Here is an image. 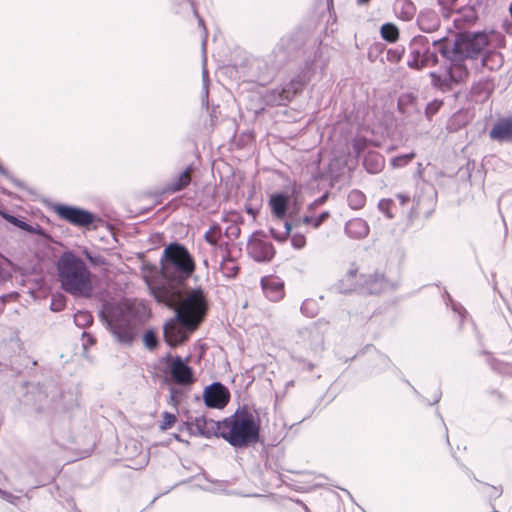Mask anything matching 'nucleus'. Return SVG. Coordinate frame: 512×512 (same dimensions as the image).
<instances>
[{"label":"nucleus","instance_id":"obj_12","mask_svg":"<svg viewBox=\"0 0 512 512\" xmlns=\"http://www.w3.org/2000/svg\"><path fill=\"white\" fill-rule=\"evenodd\" d=\"M425 36L417 35L413 37L409 43V55L407 65L415 70L423 69V54L425 53L424 47Z\"/></svg>","mask_w":512,"mask_h":512},{"label":"nucleus","instance_id":"obj_11","mask_svg":"<svg viewBox=\"0 0 512 512\" xmlns=\"http://www.w3.org/2000/svg\"><path fill=\"white\" fill-rule=\"evenodd\" d=\"M194 171L195 166L193 164H189L183 171L178 173L165 184L162 192L164 194H174L183 191L190 185Z\"/></svg>","mask_w":512,"mask_h":512},{"label":"nucleus","instance_id":"obj_15","mask_svg":"<svg viewBox=\"0 0 512 512\" xmlns=\"http://www.w3.org/2000/svg\"><path fill=\"white\" fill-rule=\"evenodd\" d=\"M442 56L450 62V65L447 69L450 73V78H452L454 85L456 86L464 82L469 74L468 69L464 64L465 59L462 57L457 59L456 57L452 56V54Z\"/></svg>","mask_w":512,"mask_h":512},{"label":"nucleus","instance_id":"obj_49","mask_svg":"<svg viewBox=\"0 0 512 512\" xmlns=\"http://www.w3.org/2000/svg\"><path fill=\"white\" fill-rule=\"evenodd\" d=\"M472 93L475 95L484 93L485 96H487L489 94L488 84L486 82H478L477 84L473 85Z\"/></svg>","mask_w":512,"mask_h":512},{"label":"nucleus","instance_id":"obj_33","mask_svg":"<svg viewBox=\"0 0 512 512\" xmlns=\"http://www.w3.org/2000/svg\"><path fill=\"white\" fill-rule=\"evenodd\" d=\"M479 491L487 497L490 506L492 507V501L498 499L503 493V489L501 486H493L487 483H482V488H480Z\"/></svg>","mask_w":512,"mask_h":512},{"label":"nucleus","instance_id":"obj_34","mask_svg":"<svg viewBox=\"0 0 512 512\" xmlns=\"http://www.w3.org/2000/svg\"><path fill=\"white\" fill-rule=\"evenodd\" d=\"M378 209L388 218L392 219L395 217L397 212V205L392 199H381L378 203Z\"/></svg>","mask_w":512,"mask_h":512},{"label":"nucleus","instance_id":"obj_35","mask_svg":"<svg viewBox=\"0 0 512 512\" xmlns=\"http://www.w3.org/2000/svg\"><path fill=\"white\" fill-rule=\"evenodd\" d=\"M222 236V230L219 224L214 223L209 230H207L204 234V239L207 243L212 246H217L218 242Z\"/></svg>","mask_w":512,"mask_h":512},{"label":"nucleus","instance_id":"obj_7","mask_svg":"<svg viewBox=\"0 0 512 512\" xmlns=\"http://www.w3.org/2000/svg\"><path fill=\"white\" fill-rule=\"evenodd\" d=\"M190 357L182 358L168 353L161 359L165 366L162 370L164 382L182 387H189L196 381L193 368L189 365Z\"/></svg>","mask_w":512,"mask_h":512},{"label":"nucleus","instance_id":"obj_38","mask_svg":"<svg viewBox=\"0 0 512 512\" xmlns=\"http://www.w3.org/2000/svg\"><path fill=\"white\" fill-rule=\"evenodd\" d=\"M74 322L78 327H85L93 322L92 315L87 311H78L74 315Z\"/></svg>","mask_w":512,"mask_h":512},{"label":"nucleus","instance_id":"obj_52","mask_svg":"<svg viewBox=\"0 0 512 512\" xmlns=\"http://www.w3.org/2000/svg\"><path fill=\"white\" fill-rule=\"evenodd\" d=\"M396 200L399 203V207L403 209L410 201V195L406 193H398L396 194Z\"/></svg>","mask_w":512,"mask_h":512},{"label":"nucleus","instance_id":"obj_6","mask_svg":"<svg viewBox=\"0 0 512 512\" xmlns=\"http://www.w3.org/2000/svg\"><path fill=\"white\" fill-rule=\"evenodd\" d=\"M488 44L489 37L485 32H465L459 34L452 45H440V54H452L457 59H474L482 54Z\"/></svg>","mask_w":512,"mask_h":512},{"label":"nucleus","instance_id":"obj_42","mask_svg":"<svg viewBox=\"0 0 512 512\" xmlns=\"http://www.w3.org/2000/svg\"><path fill=\"white\" fill-rule=\"evenodd\" d=\"M446 304L451 305L452 310L459 315L462 322L467 315L466 309L460 303L454 302L449 294H447Z\"/></svg>","mask_w":512,"mask_h":512},{"label":"nucleus","instance_id":"obj_40","mask_svg":"<svg viewBox=\"0 0 512 512\" xmlns=\"http://www.w3.org/2000/svg\"><path fill=\"white\" fill-rule=\"evenodd\" d=\"M404 51H405L404 47H401V46L388 49V51L386 53V58L391 63H397L401 60V58L404 54Z\"/></svg>","mask_w":512,"mask_h":512},{"label":"nucleus","instance_id":"obj_25","mask_svg":"<svg viewBox=\"0 0 512 512\" xmlns=\"http://www.w3.org/2000/svg\"><path fill=\"white\" fill-rule=\"evenodd\" d=\"M196 486L201 490L212 492V493H227V487L229 486L228 481L215 480L212 481L207 477L203 476L202 479H197Z\"/></svg>","mask_w":512,"mask_h":512},{"label":"nucleus","instance_id":"obj_47","mask_svg":"<svg viewBox=\"0 0 512 512\" xmlns=\"http://www.w3.org/2000/svg\"><path fill=\"white\" fill-rule=\"evenodd\" d=\"M65 305H66V303H65V299L63 296H61V295L53 296L51 304H50V309L54 312H60L65 308Z\"/></svg>","mask_w":512,"mask_h":512},{"label":"nucleus","instance_id":"obj_56","mask_svg":"<svg viewBox=\"0 0 512 512\" xmlns=\"http://www.w3.org/2000/svg\"><path fill=\"white\" fill-rule=\"evenodd\" d=\"M0 497L3 498L4 500H6L9 503H12V504H15L16 501L18 500L17 496L13 495L10 492L4 491V490H3V492H2Z\"/></svg>","mask_w":512,"mask_h":512},{"label":"nucleus","instance_id":"obj_10","mask_svg":"<svg viewBox=\"0 0 512 512\" xmlns=\"http://www.w3.org/2000/svg\"><path fill=\"white\" fill-rule=\"evenodd\" d=\"M204 403L209 408L222 409L230 399L228 389L220 382H214L205 387L203 392Z\"/></svg>","mask_w":512,"mask_h":512},{"label":"nucleus","instance_id":"obj_36","mask_svg":"<svg viewBox=\"0 0 512 512\" xmlns=\"http://www.w3.org/2000/svg\"><path fill=\"white\" fill-rule=\"evenodd\" d=\"M415 156L416 154L414 152L398 155L391 159L390 164L393 168H402L408 165Z\"/></svg>","mask_w":512,"mask_h":512},{"label":"nucleus","instance_id":"obj_1","mask_svg":"<svg viewBox=\"0 0 512 512\" xmlns=\"http://www.w3.org/2000/svg\"><path fill=\"white\" fill-rule=\"evenodd\" d=\"M160 265L161 280L146 281L156 301L175 311V317L163 327L166 343L174 347L184 343L204 320L208 301L201 288L185 290V282L196 269L194 257L185 245L179 242L167 245Z\"/></svg>","mask_w":512,"mask_h":512},{"label":"nucleus","instance_id":"obj_17","mask_svg":"<svg viewBox=\"0 0 512 512\" xmlns=\"http://www.w3.org/2000/svg\"><path fill=\"white\" fill-rule=\"evenodd\" d=\"M262 289L266 297L271 301H278L283 297V282L278 278H262Z\"/></svg>","mask_w":512,"mask_h":512},{"label":"nucleus","instance_id":"obj_54","mask_svg":"<svg viewBox=\"0 0 512 512\" xmlns=\"http://www.w3.org/2000/svg\"><path fill=\"white\" fill-rule=\"evenodd\" d=\"M330 216V213L328 211H323L321 214H319L317 217H314L315 219V228H318L321 226V224L327 220Z\"/></svg>","mask_w":512,"mask_h":512},{"label":"nucleus","instance_id":"obj_18","mask_svg":"<svg viewBox=\"0 0 512 512\" xmlns=\"http://www.w3.org/2000/svg\"><path fill=\"white\" fill-rule=\"evenodd\" d=\"M346 234L353 239H362L369 233V226L362 218H353L345 225Z\"/></svg>","mask_w":512,"mask_h":512},{"label":"nucleus","instance_id":"obj_41","mask_svg":"<svg viewBox=\"0 0 512 512\" xmlns=\"http://www.w3.org/2000/svg\"><path fill=\"white\" fill-rule=\"evenodd\" d=\"M290 231H291V225L288 223V222H285L284 223V231L283 232H278L275 228H270V234L271 236L279 241V242H283L287 239V237L289 236L290 234Z\"/></svg>","mask_w":512,"mask_h":512},{"label":"nucleus","instance_id":"obj_27","mask_svg":"<svg viewBox=\"0 0 512 512\" xmlns=\"http://www.w3.org/2000/svg\"><path fill=\"white\" fill-rule=\"evenodd\" d=\"M398 110L401 114L406 115L407 117L415 116V120H417L420 116V111L417 108L415 98L410 95L402 96L399 98Z\"/></svg>","mask_w":512,"mask_h":512},{"label":"nucleus","instance_id":"obj_22","mask_svg":"<svg viewBox=\"0 0 512 512\" xmlns=\"http://www.w3.org/2000/svg\"><path fill=\"white\" fill-rule=\"evenodd\" d=\"M393 11L399 19L410 21L416 14V6L411 0H395Z\"/></svg>","mask_w":512,"mask_h":512},{"label":"nucleus","instance_id":"obj_20","mask_svg":"<svg viewBox=\"0 0 512 512\" xmlns=\"http://www.w3.org/2000/svg\"><path fill=\"white\" fill-rule=\"evenodd\" d=\"M365 286L369 294H379L393 288V285L385 279L384 275L378 273L370 275L365 280Z\"/></svg>","mask_w":512,"mask_h":512},{"label":"nucleus","instance_id":"obj_16","mask_svg":"<svg viewBox=\"0 0 512 512\" xmlns=\"http://www.w3.org/2000/svg\"><path fill=\"white\" fill-rule=\"evenodd\" d=\"M489 136L500 142L512 141V118L499 119L490 130Z\"/></svg>","mask_w":512,"mask_h":512},{"label":"nucleus","instance_id":"obj_53","mask_svg":"<svg viewBox=\"0 0 512 512\" xmlns=\"http://www.w3.org/2000/svg\"><path fill=\"white\" fill-rule=\"evenodd\" d=\"M328 198V194L325 193L323 194L322 196H320L319 198H317L316 200H314L309 206H308V210L309 211H313L316 207L318 206H321L322 204H324L326 202Z\"/></svg>","mask_w":512,"mask_h":512},{"label":"nucleus","instance_id":"obj_60","mask_svg":"<svg viewBox=\"0 0 512 512\" xmlns=\"http://www.w3.org/2000/svg\"><path fill=\"white\" fill-rule=\"evenodd\" d=\"M482 353L487 357V361L490 363L492 369L500 371V369L493 362H491L494 361V359L491 357L490 353L486 351H483Z\"/></svg>","mask_w":512,"mask_h":512},{"label":"nucleus","instance_id":"obj_9","mask_svg":"<svg viewBox=\"0 0 512 512\" xmlns=\"http://www.w3.org/2000/svg\"><path fill=\"white\" fill-rule=\"evenodd\" d=\"M247 253L257 262H269L275 254L271 242L263 238L262 232H254L247 243Z\"/></svg>","mask_w":512,"mask_h":512},{"label":"nucleus","instance_id":"obj_31","mask_svg":"<svg viewBox=\"0 0 512 512\" xmlns=\"http://www.w3.org/2000/svg\"><path fill=\"white\" fill-rule=\"evenodd\" d=\"M347 202L350 208L361 209L366 203V196L360 190H352L347 196Z\"/></svg>","mask_w":512,"mask_h":512},{"label":"nucleus","instance_id":"obj_5","mask_svg":"<svg viewBox=\"0 0 512 512\" xmlns=\"http://www.w3.org/2000/svg\"><path fill=\"white\" fill-rule=\"evenodd\" d=\"M61 288L74 297L90 298L93 293L91 273L85 262L72 252H64L57 263Z\"/></svg>","mask_w":512,"mask_h":512},{"label":"nucleus","instance_id":"obj_55","mask_svg":"<svg viewBox=\"0 0 512 512\" xmlns=\"http://www.w3.org/2000/svg\"><path fill=\"white\" fill-rule=\"evenodd\" d=\"M0 215L2 216L3 219H5L7 222L13 224L14 226H16V223L19 222V219H20L10 213L3 212V211H0Z\"/></svg>","mask_w":512,"mask_h":512},{"label":"nucleus","instance_id":"obj_37","mask_svg":"<svg viewBox=\"0 0 512 512\" xmlns=\"http://www.w3.org/2000/svg\"><path fill=\"white\" fill-rule=\"evenodd\" d=\"M143 342L147 349L154 350L159 344L157 333L153 329L147 330L143 335Z\"/></svg>","mask_w":512,"mask_h":512},{"label":"nucleus","instance_id":"obj_46","mask_svg":"<svg viewBox=\"0 0 512 512\" xmlns=\"http://www.w3.org/2000/svg\"><path fill=\"white\" fill-rule=\"evenodd\" d=\"M180 394L181 391L177 387H175L174 384H170L168 404L173 407H176L179 403Z\"/></svg>","mask_w":512,"mask_h":512},{"label":"nucleus","instance_id":"obj_23","mask_svg":"<svg viewBox=\"0 0 512 512\" xmlns=\"http://www.w3.org/2000/svg\"><path fill=\"white\" fill-rule=\"evenodd\" d=\"M384 165V157L378 152L368 151L363 158V166L370 174H377L381 172Z\"/></svg>","mask_w":512,"mask_h":512},{"label":"nucleus","instance_id":"obj_3","mask_svg":"<svg viewBox=\"0 0 512 512\" xmlns=\"http://www.w3.org/2000/svg\"><path fill=\"white\" fill-rule=\"evenodd\" d=\"M102 316L117 342L131 345L139 328L145 323L148 312L145 306L127 300L116 303L102 312Z\"/></svg>","mask_w":512,"mask_h":512},{"label":"nucleus","instance_id":"obj_63","mask_svg":"<svg viewBox=\"0 0 512 512\" xmlns=\"http://www.w3.org/2000/svg\"><path fill=\"white\" fill-rule=\"evenodd\" d=\"M309 305V302L305 301L302 306H301V311L303 313H306V310H307V306Z\"/></svg>","mask_w":512,"mask_h":512},{"label":"nucleus","instance_id":"obj_19","mask_svg":"<svg viewBox=\"0 0 512 512\" xmlns=\"http://www.w3.org/2000/svg\"><path fill=\"white\" fill-rule=\"evenodd\" d=\"M289 202V197L284 193L273 194L269 200L272 214L282 220L286 216Z\"/></svg>","mask_w":512,"mask_h":512},{"label":"nucleus","instance_id":"obj_28","mask_svg":"<svg viewBox=\"0 0 512 512\" xmlns=\"http://www.w3.org/2000/svg\"><path fill=\"white\" fill-rule=\"evenodd\" d=\"M418 26L423 32H433L439 27V19L434 12H421L417 19Z\"/></svg>","mask_w":512,"mask_h":512},{"label":"nucleus","instance_id":"obj_8","mask_svg":"<svg viewBox=\"0 0 512 512\" xmlns=\"http://www.w3.org/2000/svg\"><path fill=\"white\" fill-rule=\"evenodd\" d=\"M53 210L62 220L87 230L97 229L98 225L96 222L101 221L94 213L77 206L56 204Z\"/></svg>","mask_w":512,"mask_h":512},{"label":"nucleus","instance_id":"obj_59","mask_svg":"<svg viewBox=\"0 0 512 512\" xmlns=\"http://www.w3.org/2000/svg\"><path fill=\"white\" fill-rule=\"evenodd\" d=\"M227 233H230L231 235L238 237L240 233V229L238 226H231L227 229Z\"/></svg>","mask_w":512,"mask_h":512},{"label":"nucleus","instance_id":"obj_29","mask_svg":"<svg viewBox=\"0 0 512 512\" xmlns=\"http://www.w3.org/2000/svg\"><path fill=\"white\" fill-rule=\"evenodd\" d=\"M173 3V9L176 13L181 14L185 12H191L195 17L198 18V24L203 28V33H205L206 28L204 25V21L199 17L196 9L194 8L191 0H171Z\"/></svg>","mask_w":512,"mask_h":512},{"label":"nucleus","instance_id":"obj_44","mask_svg":"<svg viewBox=\"0 0 512 512\" xmlns=\"http://www.w3.org/2000/svg\"><path fill=\"white\" fill-rule=\"evenodd\" d=\"M443 102L441 100H433L429 102L425 107V115L428 119H431L441 108Z\"/></svg>","mask_w":512,"mask_h":512},{"label":"nucleus","instance_id":"obj_24","mask_svg":"<svg viewBox=\"0 0 512 512\" xmlns=\"http://www.w3.org/2000/svg\"><path fill=\"white\" fill-rule=\"evenodd\" d=\"M477 20L476 11L472 7H466L454 14L453 23L457 29H464Z\"/></svg>","mask_w":512,"mask_h":512},{"label":"nucleus","instance_id":"obj_57","mask_svg":"<svg viewBox=\"0 0 512 512\" xmlns=\"http://www.w3.org/2000/svg\"><path fill=\"white\" fill-rule=\"evenodd\" d=\"M86 258L93 264L97 265L102 263V257L99 255H92L89 251H85Z\"/></svg>","mask_w":512,"mask_h":512},{"label":"nucleus","instance_id":"obj_39","mask_svg":"<svg viewBox=\"0 0 512 512\" xmlns=\"http://www.w3.org/2000/svg\"><path fill=\"white\" fill-rule=\"evenodd\" d=\"M16 227L20 228L21 230H24L31 234L36 235H44V230L40 225H30L27 222L23 221L22 219H19V222L16 223Z\"/></svg>","mask_w":512,"mask_h":512},{"label":"nucleus","instance_id":"obj_13","mask_svg":"<svg viewBox=\"0 0 512 512\" xmlns=\"http://www.w3.org/2000/svg\"><path fill=\"white\" fill-rule=\"evenodd\" d=\"M220 421L215 422L211 419H207L204 416L196 417L193 422L189 424V430L192 435H199L206 438H210L212 435L218 434V426Z\"/></svg>","mask_w":512,"mask_h":512},{"label":"nucleus","instance_id":"obj_58","mask_svg":"<svg viewBox=\"0 0 512 512\" xmlns=\"http://www.w3.org/2000/svg\"><path fill=\"white\" fill-rule=\"evenodd\" d=\"M302 222L306 225H311L315 228V219L312 215H305L302 218Z\"/></svg>","mask_w":512,"mask_h":512},{"label":"nucleus","instance_id":"obj_21","mask_svg":"<svg viewBox=\"0 0 512 512\" xmlns=\"http://www.w3.org/2000/svg\"><path fill=\"white\" fill-rule=\"evenodd\" d=\"M429 77L431 78V85L442 92L451 91L455 86L448 69L443 72H430Z\"/></svg>","mask_w":512,"mask_h":512},{"label":"nucleus","instance_id":"obj_32","mask_svg":"<svg viewBox=\"0 0 512 512\" xmlns=\"http://www.w3.org/2000/svg\"><path fill=\"white\" fill-rule=\"evenodd\" d=\"M380 34L384 40L394 43L399 38V29L393 23H385L380 28Z\"/></svg>","mask_w":512,"mask_h":512},{"label":"nucleus","instance_id":"obj_4","mask_svg":"<svg viewBox=\"0 0 512 512\" xmlns=\"http://www.w3.org/2000/svg\"><path fill=\"white\" fill-rule=\"evenodd\" d=\"M218 434L235 448H246L259 440L260 420L247 406L220 421Z\"/></svg>","mask_w":512,"mask_h":512},{"label":"nucleus","instance_id":"obj_14","mask_svg":"<svg viewBox=\"0 0 512 512\" xmlns=\"http://www.w3.org/2000/svg\"><path fill=\"white\" fill-rule=\"evenodd\" d=\"M441 46H449V42L445 37L434 39L433 37L425 36L424 47L425 53L423 54V68L428 66H435L438 64V56L436 51L431 50V46L435 47L440 53Z\"/></svg>","mask_w":512,"mask_h":512},{"label":"nucleus","instance_id":"obj_61","mask_svg":"<svg viewBox=\"0 0 512 512\" xmlns=\"http://www.w3.org/2000/svg\"><path fill=\"white\" fill-rule=\"evenodd\" d=\"M0 174L9 177V172L0 164Z\"/></svg>","mask_w":512,"mask_h":512},{"label":"nucleus","instance_id":"obj_43","mask_svg":"<svg viewBox=\"0 0 512 512\" xmlns=\"http://www.w3.org/2000/svg\"><path fill=\"white\" fill-rule=\"evenodd\" d=\"M221 269L223 273L228 277L236 276L239 270V268L230 259L222 261Z\"/></svg>","mask_w":512,"mask_h":512},{"label":"nucleus","instance_id":"obj_30","mask_svg":"<svg viewBox=\"0 0 512 512\" xmlns=\"http://www.w3.org/2000/svg\"><path fill=\"white\" fill-rule=\"evenodd\" d=\"M352 149L356 158H360L362 153L371 145L377 146V144L365 136L356 135L351 141Z\"/></svg>","mask_w":512,"mask_h":512},{"label":"nucleus","instance_id":"obj_45","mask_svg":"<svg viewBox=\"0 0 512 512\" xmlns=\"http://www.w3.org/2000/svg\"><path fill=\"white\" fill-rule=\"evenodd\" d=\"M162 422L160 424L161 430H167L172 427L176 422V415L170 412H164L162 415Z\"/></svg>","mask_w":512,"mask_h":512},{"label":"nucleus","instance_id":"obj_64","mask_svg":"<svg viewBox=\"0 0 512 512\" xmlns=\"http://www.w3.org/2000/svg\"><path fill=\"white\" fill-rule=\"evenodd\" d=\"M83 336L88 338V342H89L90 344H93V343H94V338H93L91 335H88V334H86V333H83Z\"/></svg>","mask_w":512,"mask_h":512},{"label":"nucleus","instance_id":"obj_26","mask_svg":"<svg viewBox=\"0 0 512 512\" xmlns=\"http://www.w3.org/2000/svg\"><path fill=\"white\" fill-rule=\"evenodd\" d=\"M206 45H207V31L203 33L202 35V41H201V48H202V80H203V88L201 92V98L202 102L208 101V82H209V76H208V70L206 68V62H207V56H206Z\"/></svg>","mask_w":512,"mask_h":512},{"label":"nucleus","instance_id":"obj_2","mask_svg":"<svg viewBox=\"0 0 512 512\" xmlns=\"http://www.w3.org/2000/svg\"><path fill=\"white\" fill-rule=\"evenodd\" d=\"M321 44L317 38H308L306 32L299 30L283 36L269 54L253 61L252 69L255 70L256 81L263 85L300 51L305 56L304 66L296 77L281 87L266 91L263 98L267 105H285L314 77L323 73L327 60L323 57Z\"/></svg>","mask_w":512,"mask_h":512},{"label":"nucleus","instance_id":"obj_51","mask_svg":"<svg viewBox=\"0 0 512 512\" xmlns=\"http://www.w3.org/2000/svg\"><path fill=\"white\" fill-rule=\"evenodd\" d=\"M456 2L457 0H438V3L443 8V10L447 11V13H444L445 17L449 16L448 13L453 9Z\"/></svg>","mask_w":512,"mask_h":512},{"label":"nucleus","instance_id":"obj_62","mask_svg":"<svg viewBox=\"0 0 512 512\" xmlns=\"http://www.w3.org/2000/svg\"><path fill=\"white\" fill-rule=\"evenodd\" d=\"M440 399H441V393H440V392H438V393L435 395L433 402H432V403H430V405H434V404L438 403V402L440 401Z\"/></svg>","mask_w":512,"mask_h":512},{"label":"nucleus","instance_id":"obj_48","mask_svg":"<svg viewBox=\"0 0 512 512\" xmlns=\"http://www.w3.org/2000/svg\"><path fill=\"white\" fill-rule=\"evenodd\" d=\"M306 244V239L304 237V235L302 234H299V233H296V234H293L292 237H291V245L295 248V249H302Z\"/></svg>","mask_w":512,"mask_h":512},{"label":"nucleus","instance_id":"obj_50","mask_svg":"<svg viewBox=\"0 0 512 512\" xmlns=\"http://www.w3.org/2000/svg\"><path fill=\"white\" fill-rule=\"evenodd\" d=\"M423 201L420 196L414 195L412 199V206L410 208L409 214L410 215H417L420 212L421 205Z\"/></svg>","mask_w":512,"mask_h":512}]
</instances>
